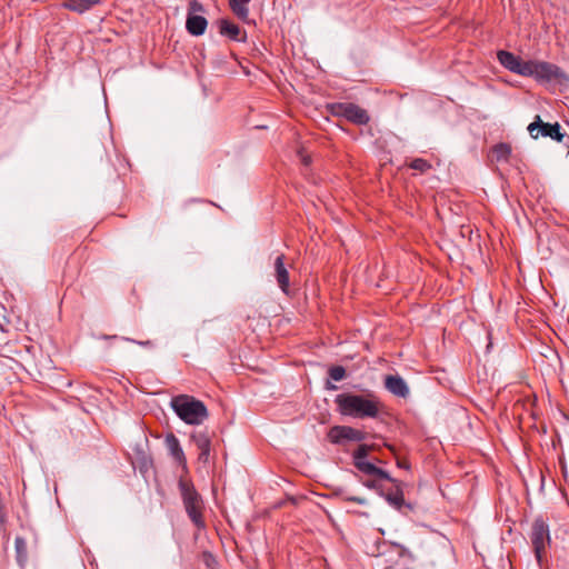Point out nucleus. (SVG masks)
<instances>
[{
  "instance_id": "26",
  "label": "nucleus",
  "mask_w": 569,
  "mask_h": 569,
  "mask_svg": "<svg viewBox=\"0 0 569 569\" xmlns=\"http://www.w3.org/2000/svg\"><path fill=\"white\" fill-rule=\"evenodd\" d=\"M343 499L347 501L356 502L358 505H367V502H368L366 498L355 497V496H347Z\"/></svg>"
},
{
  "instance_id": "7",
  "label": "nucleus",
  "mask_w": 569,
  "mask_h": 569,
  "mask_svg": "<svg viewBox=\"0 0 569 569\" xmlns=\"http://www.w3.org/2000/svg\"><path fill=\"white\" fill-rule=\"evenodd\" d=\"M528 132L533 139L541 137H549L556 141L562 142L565 134L561 132V127L558 122L547 123L543 122L539 116L536 120L528 126Z\"/></svg>"
},
{
  "instance_id": "8",
  "label": "nucleus",
  "mask_w": 569,
  "mask_h": 569,
  "mask_svg": "<svg viewBox=\"0 0 569 569\" xmlns=\"http://www.w3.org/2000/svg\"><path fill=\"white\" fill-rule=\"evenodd\" d=\"M328 437L332 443H342L343 441L360 442L366 440L367 433L350 426H335L330 428Z\"/></svg>"
},
{
  "instance_id": "6",
  "label": "nucleus",
  "mask_w": 569,
  "mask_h": 569,
  "mask_svg": "<svg viewBox=\"0 0 569 569\" xmlns=\"http://www.w3.org/2000/svg\"><path fill=\"white\" fill-rule=\"evenodd\" d=\"M332 116L345 118L348 121L362 126L369 122L368 112L352 102H337L328 106Z\"/></svg>"
},
{
  "instance_id": "11",
  "label": "nucleus",
  "mask_w": 569,
  "mask_h": 569,
  "mask_svg": "<svg viewBox=\"0 0 569 569\" xmlns=\"http://www.w3.org/2000/svg\"><path fill=\"white\" fill-rule=\"evenodd\" d=\"M385 387L390 393L400 398H407L410 395L407 382L399 375L386 376Z\"/></svg>"
},
{
  "instance_id": "3",
  "label": "nucleus",
  "mask_w": 569,
  "mask_h": 569,
  "mask_svg": "<svg viewBox=\"0 0 569 569\" xmlns=\"http://www.w3.org/2000/svg\"><path fill=\"white\" fill-rule=\"evenodd\" d=\"M170 405L177 416L188 425H200L208 417L204 403L188 395L173 397Z\"/></svg>"
},
{
  "instance_id": "5",
  "label": "nucleus",
  "mask_w": 569,
  "mask_h": 569,
  "mask_svg": "<svg viewBox=\"0 0 569 569\" xmlns=\"http://www.w3.org/2000/svg\"><path fill=\"white\" fill-rule=\"evenodd\" d=\"M530 541L533 548L535 557L541 567L547 547L550 545L549 526L542 518H537L531 527Z\"/></svg>"
},
{
  "instance_id": "18",
  "label": "nucleus",
  "mask_w": 569,
  "mask_h": 569,
  "mask_svg": "<svg viewBox=\"0 0 569 569\" xmlns=\"http://www.w3.org/2000/svg\"><path fill=\"white\" fill-rule=\"evenodd\" d=\"M192 439L200 450L199 459L207 460L210 453V440L204 433L193 435Z\"/></svg>"
},
{
  "instance_id": "9",
  "label": "nucleus",
  "mask_w": 569,
  "mask_h": 569,
  "mask_svg": "<svg viewBox=\"0 0 569 569\" xmlns=\"http://www.w3.org/2000/svg\"><path fill=\"white\" fill-rule=\"evenodd\" d=\"M284 254L280 253L274 258L273 261V276L278 283V287L284 295H289L290 292V278L288 267L284 263Z\"/></svg>"
},
{
  "instance_id": "2",
  "label": "nucleus",
  "mask_w": 569,
  "mask_h": 569,
  "mask_svg": "<svg viewBox=\"0 0 569 569\" xmlns=\"http://www.w3.org/2000/svg\"><path fill=\"white\" fill-rule=\"evenodd\" d=\"M335 403L340 415L353 419H377L383 408L380 398L371 390L339 393Z\"/></svg>"
},
{
  "instance_id": "4",
  "label": "nucleus",
  "mask_w": 569,
  "mask_h": 569,
  "mask_svg": "<svg viewBox=\"0 0 569 569\" xmlns=\"http://www.w3.org/2000/svg\"><path fill=\"white\" fill-rule=\"evenodd\" d=\"M178 486L187 515L198 529H203L206 523L202 517L203 501L201 496L188 480L180 479Z\"/></svg>"
},
{
  "instance_id": "29",
  "label": "nucleus",
  "mask_w": 569,
  "mask_h": 569,
  "mask_svg": "<svg viewBox=\"0 0 569 569\" xmlns=\"http://www.w3.org/2000/svg\"><path fill=\"white\" fill-rule=\"evenodd\" d=\"M326 388H327L328 390H336V389H337V386L332 385L330 381H327Z\"/></svg>"
},
{
  "instance_id": "24",
  "label": "nucleus",
  "mask_w": 569,
  "mask_h": 569,
  "mask_svg": "<svg viewBox=\"0 0 569 569\" xmlns=\"http://www.w3.org/2000/svg\"><path fill=\"white\" fill-rule=\"evenodd\" d=\"M362 485L368 489L376 490L379 495L380 491H383V489L381 488L377 480H366L362 482Z\"/></svg>"
},
{
  "instance_id": "23",
  "label": "nucleus",
  "mask_w": 569,
  "mask_h": 569,
  "mask_svg": "<svg viewBox=\"0 0 569 569\" xmlns=\"http://www.w3.org/2000/svg\"><path fill=\"white\" fill-rule=\"evenodd\" d=\"M328 375L333 381H341L346 377V369L342 366H333L329 369Z\"/></svg>"
},
{
  "instance_id": "30",
  "label": "nucleus",
  "mask_w": 569,
  "mask_h": 569,
  "mask_svg": "<svg viewBox=\"0 0 569 569\" xmlns=\"http://www.w3.org/2000/svg\"><path fill=\"white\" fill-rule=\"evenodd\" d=\"M204 557H206V558H208V559H207V565H209V559H210V560H213V558H212V555H211V553H207V552H206V553H204Z\"/></svg>"
},
{
  "instance_id": "20",
  "label": "nucleus",
  "mask_w": 569,
  "mask_h": 569,
  "mask_svg": "<svg viewBox=\"0 0 569 569\" xmlns=\"http://www.w3.org/2000/svg\"><path fill=\"white\" fill-rule=\"evenodd\" d=\"M511 147L508 143H498L492 148L491 157L497 162L508 161Z\"/></svg>"
},
{
  "instance_id": "25",
  "label": "nucleus",
  "mask_w": 569,
  "mask_h": 569,
  "mask_svg": "<svg viewBox=\"0 0 569 569\" xmlns=\"http://www.w3.org/2000/svg\"><path fill=\"white\" fill-rule=\"evenodd\" d=\"M298 158L305 167H308L311 163V157L305 153L302 150L298 151Z\"/></svg>"
},
{
  "instance_id": "14",
  "label": "nucleus",
  "mask_w": 569,
  "mask_h": 569,
  "mask_svg": "<svg viewBox=\"0 0 569 569\" xmlns=\"http://www.w3.org/2000/svg\"><path fill=\"white\" fill-rule=\"evenodd\" d=\"M166 445L172 458L180 465H184L186 457L183 450L180 446L179 439L173 433H169L166 437Z\"/></svg>"
},
{
  "instance_id": "1",
  "label": "nucleus",
  "mask_w": 569,
  "mask_h": 569,
  "mask_svg": "<svg viewBox=\"0 0 569 569\" xmlns=\"http://www.w3.org/2000/svg\"><path fill=\"white\" fill-rule=\"evenodd\" d=\"M500 64L509 71L523 76L533 77L538 81L563 83L568 78L556 64L545 61H525L512 52L500 50L497 53Z\"/></svg>"
},
{
  "instance_id": "10",
  "label": "nucleus",
  "mask_w": 569,
  "mask_h": 569,
  "mask_svg": "<svg viewBox=\"0 0 569 569\" xmlns=\"http://www.w3.org/2000/svg\"><path fill=\"white\" fill-rule=\"evenodd\" d=\"M219 32L221 36L229 38L230 40L238 42H246L247 32L241 30L239 26L228 19H221L218 22Z\"/></svg>"
},
{
  "instance_id": "12",
  "label": "nucleus",
  "mask_w": 569,
  "mask_h": 569,
  "mask_svg": "<svg viewBox=\"0 0 569 569\" xmlns=\"http://www.w3.org/2000/svg\"><path fill=\"white\" fill-rule=\"evenodd\" d=\"M360 472L368 475V476H375L379 479L388 480L390 482H396V479H393L388 471L377 467L375 463L366 460L363 462H359L356 467Z\"/></svg>"
},
{
  "instance_id": "27",
  "label": "nucleus",
  "mask_w": 569,
  "mask_h": 569,
  "mask_svg": "<svg viewBox=\"0 0 569 569\" xmlns=\"http://www.w3.org/2000/svg\"><path fill=\"white\" fill-rule=\"evenodd\" d=\"M124 340L127 341H130V342H133V343H137L139 346H142V347H147V348H151L153 347V343L152 341L150 340H146V341H137V340H133V339H130V338H123Z\"/></svg>"
},
{
  "instance_id": "21",
  "label": "nucleus",
  "mask_w": 569,
  "mask_h": 569,
  "mask_svg": "<svg viewBox=\"0 0 569 569\" xmlns=\"http://www.w3.org/2000/svg\"><path fill=\"white\" fill-rule=\"evenodd\" d=\"M372 449L369 445H360L353 452L352 459L355 467L358 466L359 462H363L367 460V457Z\"/></svg>"
},
{
  "instance_id": "13",
  "label": "nucleus",
  "mask_w": 569,
  "mask_h": 569,
  "mask_svg": "<svg viewBox=\"0 0 569 569\" xmlns=\"http://www.w3.org/2000/svg\"><path fill=\"white\" fill-rule=\"evenodd\" d=\"M207 19L202 16L189 13L186 21V28L192 36H201L207 29Z\"/></svg>"
},
{
  "instance_id": "16",
  "label": "nucleus",
  "mask_w": 569,
  "mask_h": 569,
  "mask_svg": "<svg viewBox=\"0 0 569 569\" xmlns=\"http://www.w3.org/2000/svg\"><path fill=\"white\" fill-rule=\"evenodd\" d=\"M396 483V490L390 492L380 491V496L383 497L387 502L397 510H401L405 506V498L402 491L399 489V485Z\"/></svg>"
},
{
  "instance_id": "19",
  "label": "nucleus",
  "mask_w": 569,
  "mask_h": 569,
  "mask_svg": "<svg viewBox=\"0 0 569 569\" xmlns=\"http://www.w3.org/2000/svg\"><path fill=\"white\" fill-rule=\"evenodd\" d=\"M14 548L17 553V562L20 567H23L28 560L27 541L22 537L14 539Z\"/></svg>"
},
{
  "instance_id": "15",
  "label": "nucleus",
  "mask_w": 569,
  "mask_h": 569,
  "mask_svg": "<svg viewBox=\"0 0 569 569\" xmlns=\"http://www.w3.org/2000/svg\"><path fill=\"white\" fill-rule=\"evenodd\" d=\"M250 0H229V7L232 13L241 21L249 23V4Z\"/></svg>"
},
{
  "instance_id": "22",
  "label": "nucleus",
  "mask_w": 569,
  "mask_h": 569,
  "mask_svg": "<svg viewBox=\"0 0 569 569\" xmlns=\"http://www.w3.org/2000/svg\"><path fill=\"white\" fill-rule=\"evenodd\" d=\"M409 168L419 171L421 173L427 172L429 169H431L430 162L422 158H416L409 163Z\"/></svg>"
},
{
  "instance_id": "17",
  "label": "nucleus",
  "mask_w": 569,
  "mask_h": 569,
  "mask_svg": "<svg viewBox=\"0 0 569 569\" xmlns=\"http://www.w3.org/2000/svg\"><path fill=\"white\" fill-rule=\"evenodd\" d=\"M102 0H66L64 7L77 13H84L94 6L101 3Z\"/></svg>"
},
{
  "instance_id": "28",
  "label": "nucleus",
  "mask_w": 569,
  "mask_h": 569,
  "mask_svg": "<svg viewBox=\"0 0 569 569\" xmlns=\"http://www.w3.org/2000/svg\"><path fill=\"white\" fill-rule=\"evenodd\" d=\"M190 8H191L193 11H197V10H199V11H200V10H202V6H201L199 2H197V1H191V2H190Z\"/></svg>"
}]
</instances>
